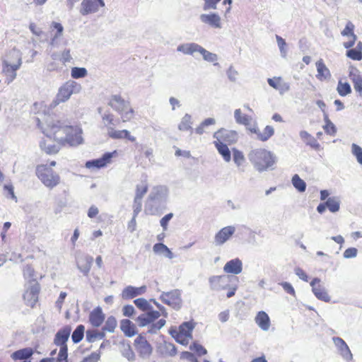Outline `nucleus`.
I'll return each mask as SVG.
<instances>
[{
    "mask_svg": "<svg viewBox=\"0 0 362 362\" xmlns=\"http://www.w3.org/2000/svg\"><path fill=\"white\" fill-rule=\"evenodd\" d=\"M38 126L42 133L47 136H54V139L62 146H76L83 143L82 129L77 125H70L66 121L59 120L54 117H48L45 123Z\"/></svg>",
    "mask_w": 362,
    "mask_h": 362,
    "instance_id": "obj_1",
    "label": "nucleus"
},
{
    "mask_svg": "<svg viewBox=\"0 0 362 362\" xmlns=\"http://www.w3.org/2000/svg\"><path fill=\"white\" fill-rule=\"evenodd\" d=\"M250 162L259 173L273 169L277 161L276 155L265 148H255L247 155Z\"/></svg>",
    "mask_w": 362,
    "mask_h": 362,
    "instance_id": "obj_2",
    "label": "nucleus"
},
{
    "mask_svg": "<svg viewBox=\"0 0 362 362\" xmlns=\"http://www.w3.org/2000/svg\"><path fill=\"white\" fill-rule=\"evenodd\" d=\"M168 189L163 185L154 187L146 200V211L150 214H158L166 207Z\"/></svg>",
    "mask_w": 362,
    "mask_h": 362,
    "instance_id": "obj_3",
    "label": "nucleus"
},
{
    "mask_svg": "<svg viewBox=\"0 0 362 362\" xmlns=\"http://www.w3.org/2000/svg\"><path fill=\"white\" fill-rule=\"evenodd\" d=\"M108 105L120 115L122 122H126L133 118L134 111L130 102L124 100L120 95H111Z\"/></svg>",
    "mask_w": 362,
    "mask_h": 362,
    "instance_id": "obj_4",
    "label": "nucleus"
},
{
    "mask_svg": "<svg viewBox=\"0 0 362 362\" xmlns=\"http://www.w3.org/2000/svg\"><path fill=\"white\" fill-rule=\"evenodd\" d=\"M177 51L184 54L194 55L195 53H199L204 61L214 63V66H218V55L204 49L201 45L195 42H188L180 45L177 47Z\"/></svg>",
    "mask_w": 362,
    "mask_h": 362,
    "instance_id": "obj_5",
    "label": "nucleus"
},
{
    "mask_svg": "<svg viewBox=\"0 0 362 362\" xmlns=\"http://www.w3.org/2000/svg\"><path fill=\"white\" fill-rule=\"evenodd\" d=\"M81 90L82 86L79 83L74 80H68L59 87L51 106L54 107L60 103L66 102L72 95L79 93Z\"/></svg>",
    "mask_w": 362,
    "mask_h": 362,
    "instance_id": "obj_6",
    "label": "nucleus"
},
{
    "mask_svg": "<svg viewBox=\"0 0 362 362\" xmlns=\"http://www.w3.org/2000/svg\"><path fill=\"white\" fill-rule=\"evenodd\" d=\"M35 175L40 182L49 189H53L60 183L59 175L47 165H37Z\"/></svg>",
    "mask_w": 362,
    "mask_h": 362,
    "instance_id": "obj_7",
    "label": "nucleus"
},
{
    "mask_svg": "<svg viewBox=\"0 0 362 362\" xmlns=\"http://www.w3.org/2000/svg\"><path fill=\"white\" fill-rule=\"evenodd\" d=\"M25 291L23 293V299L28 306L33 307L38 300L40 285L35 279H33L25 284Z\"/></svg>",
    "mask_w": 362,
    "mask_h": 362,
    "instance_id": "obj_8",
    "label": "nucleus"
},
{
    "mask_svg": "<svg viewBox=\"0 0 362 362\" xmlns=\"http://www.w3.org/2000/svg\"><path fill=\"white\" fill-rule=\"evenodd\" d=\"M160 299L168 305L175 310H180L182 307V300L181 298V291L174 289L168 292H162Z\"/></svg>",
    "mask_w": 362,
    "mask_h": 362,
    "instance_id": "obj_9",
    "label": "nucleus"
},
{
    "mask_svg": "<svg viewBox=\"0 0 362 362\" xmlns=\"http://www.w3.org/2000/svg\"><path fill=\"white\" fill-rule=\"evenodd\" d=\"M231 279V276L226 274L211 276L209 278V288L216 292L227 290Z\"/></svg>",
    "mask_w": 362,
    "mask_h": 362,
    "instance_id": "obj_10",
    "label": "nucleus"
},
{
    "mask_svg": "<svg viewBox=\"0 0 362 362\" xmlns=\"http://www.w3.org/2000/svg\"><path fill=\"white\" fill-rule=\"evenodd\" d=\"M235 232L234 226L222 228L214 235V243L216 246H221L229 240Z\"/></svg>",
    "mask_w": 362,
    "mask_h": 362,
    "instance_id": "obj_11",
    "label": "nucleus"
},
{
    "mask_svg": "<svg viewBox=\"0 0 362 362\" xmlns=\"http://www.w3.org/2000/svg\"><path fill=\"white\" fill-rule=\"evenodd\" d=\"M320 281L321 280L319 278H314L313 279V281L310 282L312 291L317 299L326 303H329L331 300V298L329 296L326 288L320 284Z\"/></svg>",
    "mask_w": 362,
    "mask_h": 362,
    "instance_id": "obj_12",
    "label": "nucleus"
},
{
    "mask_svg": "<svg viewBox=\"0 0 362 362\" xmlns=\"http://www.w3.org/2000/svg\"><path fill=\"white\" fill-rule=\"evenodd\" d=\"M135 348L140 357L148 358L152 353V347L145 337L139 335L134 341Z\"/></svg>",
    "mask_w": 362,
    "mask_h": 362,
    "instance_id": "obj_13",
    "label": "nucleus"
},
{
    "mask_svg": "<svg viewBox=\"0 0 362 362\" xmlns=\"http://www.w3.org/2000/svg\"><path fill=\"white\" fill-rule=\"evenodd\" d=\"M332 341L342 358L347 362L352 361L353 354L345 341L339 337H334Z\"/></svg>",
    "mask_w": 362,
    "mask_h": 362,
    "instance_id": "obj_14",
    "label": "nucleus"
},
{
    "mask_svg": "<svg viewBox=\"0 0 362 362\" xmlns=\"http://www.w3.org/2000/svg\"><path fill=\"white\" fill-rule=\"evenodd\" d=\"M116 151L110 153L107 152L103 154V156L97 159H93L90 160H88L85 166L88 169H100L107 165V164L111 162V159L113 157V155L115 154Z\"/></svg>",
    "mask_w": 362,
    "mask_h": 362,
    "instance_id": "obj_15",
    "label": "nucleus"
},
{
    "mask_svg": "<svg viewBox=\"0 0 362 362\" xmlns=\"http://www.w3.org/2000/svg\"><path fill=\"white\" fill-rule=\"evenodd\" d=\"M45 135L46 139H44L40 141V148L47 154L57 153L59 151L60 146L62 145L59 144L57 141L54 140L53 135L49 136L46 134Z\"/></svg>",
    "mask_w": 362,
    "mask_h": 362,
    "instance_id": "obj_16",
    "label": "nucleus"
},
{
    "mask_svg": "<svg viewBox=\"0 0 362 362\" xmlns=\"http://www.w3.org/2000/svg\"><path fill=\"white\" fill-rule=\"evenodd\" d=\"M80 13L83 16L93 13L98 11L99 6H105L103 0H83Z\"/></svg>",
    "mask_w": 362,
    "mask_h": 362,
    "instance_id": "obj_17",
    "label": "nucleus"
},
{
    "mask_svg": "<svg viewBox=\"0 0 362 362\" xmlns=\"http://www.w3.org/2000/svg\"><path fill=\"white\" fill-rule=\"evenodd\" d=\"M2 64L21 66L23 64L21 52L15 48L9 50L2 59Z\"/></svg>",
    "mask_w": 362,
    "mask_h": 362,
    "instance_id": "obj_18",
    "label": "nucleus"
},
{
    "mask_svg": "<svg viewBox=\"0 0 362 362\" xmlns=\"http://www.w3.org/2000/svg\"><path fill=\"white\" fill-rule=\"evenodd\" d=\"M216 141H221L223 143L233 144L238 139V134L235 131L221 129L214 134Z\"/></svg>",
    "mask_w": 362,
    "mask_h": 362,
    "instance_id": "obj_19",
    "label": "nucleus"
},
{
    "mask_svg": "<svg viewBox=\"0 0 362 362\" xmlns=\"http://www.w3.org/2000/svg\"><path fill=\"white\" fill-rule=\"evenodd\" d=\"M223 269L226 274L238 275L243 271V262L238 257L232 259L225 264Z\"/></svg>",
    "mask_w": 362,
    "mask_h": 362,
    "instance_id": "obj_20",
    "label": "nucleus"
},
{
    "mask_svg": "<svg viewBox=\"0 0 362 362\" xmlns=\"http://www.w3.org/2000/svg\"><path fill=\"white\" fill-rule=\"evenodd\" d=\"M200 21L214 28L221 29L222 28L221 18L216 13H203L200 15Z\"/></svg>",
    "mask_w": 362,
    "mask_h": 362,
    "instance_id": "obj_21",
    "label": "nucleus"
},
{
    "mask_svg": "<svg viewBox=\"0 0 362 362\" xmlns=\"http://www.w3.org/2000/svg\"><path fill=\"white\" fill-rule=\"evenodd\" d=\"M267 83L271 87L278 90L280 95H284L290 90V84L285 82L280 76L269 78L267 79Z\"/></svg>",
    "mask_w": 362,
    "mask_h": 362,
    "instance_id": "obj_22",
    "label": "nucleus"
},
{
    "mask_svg": "<svg viewBox=\"0 0 362 362\" xmlns=\"http://www.w3.org/2000/svg\"><path fill=\"white\" fill-rule=\"evenodd\" d=\"M160 316V313L156 310H149L146 313L139 315L136 321L140 327L151 325Z\"/></svg>",
    "mask_w": 362,
    "mask_h": 362,
    "instance_id": "obj_23",
    "label": "nucleus"
},
{
    "mask_svg": "<svg viewBox=\"0 0 362 362\" xmlns=\"http://www.w3.org/2000/svg\"><path fill=\"white\" fill-rule=\"evenodd\" d=\"M93 258L89 255H82L76 259L77 268L87 276L90 270Z\"/></svg>",
    "mask_w": 362,
    "mask_h": 362,
    "instance_id": "obj_24",
    "label": "nucleus"
},
{
    "mask_svg": "<svg viewBox=\"0 0 362 362\" xmlns=\"http://www.w3.org/2000/svg\"><path fill=\"white\" fill-rule=\"evenodd\" d=\"M146 289L147 288L146 286L140 287L128 286L123 289L121 296L123 299H131L145 293L146 292Z\"/></svg>",
    "mask_w": 362,
    "mask_h": 362,
    "instance_id": "obj_25",
    "label": "nucleus"
},
{
    "mask_svg": "<svg viewBox=\"0 0 362 362\" xmlns=\"http://www.w3.org/2000/svg\"><path fill=\"white\" fill-rule=\"evenodd\" d=\"M71 332V327L69 325H66L62 329H59L55 335L54 344L59 346L66 345V343L69 339Z\"/></svg>",
    "mask_w": 362,
    "mask_h": 362,
    "instance_id": "obj_26",
    "label": "nucleus"
},
{
    "mask_svg": "<svg viewBox=\"0 0 362 362\" xmlns=\"http://www.w3.org/2000/svg\"><path fill=\"white\" fill-rule=\"evenodd\" d=\"M20 68H21V66H15V65L11 66V64H2V73L6 76L5 82L7 84L11 83L16 79V78L17 76L16 71Z\"/></svg>",
    "mask_w": 362,
    "mask_h": 362,
    "instance_id": "obj_27",
    "label": "nucleus"
},
{
    "mask_svg": "<svg viewBox=\"0 0 362 362\" xmlns=\"http://www.w3.org/2000/svg\"><path fill=\"white\" fill-rule=\"evenodd\" d=\"M105 320V315L100 307L93 309L89 315V322L93 327H100Z\"/></svg>",
    "mask_w": 362,
    "mask_h": 362,
    "instance_id": "obj_28",
    "label": "nucleus"
},
{
    "mask_svg": "<svg viewBox=\"0 0 362 362\" xmlns=\"http://www.w3.org/2000/svg\"><path fill=\"white\" fill-rule=\"evenodd\" d=\"M214 144L223 160L226 163H229L231 160L232 150L230 151L227 144L221 141H214Z\"/></svg>",
    "mask_w": 362,
    "mask_h": 362,
    "instance_id": "obj_29",
    "label": "nucleus"
},
{
    "mask_svg": "<svg viewBox=\"0 0 362 362\" xmlns=\"http://www.w3.org/2000/svg\"><path fill=\"white\" fill-rule=\"evenodd\" d=\"M107 134L110 137L118 139H127L131 141H135L136 138L130 134V132L128 130H116L112 127H109L107 128Z\"/></svg>",
    "mask_w": 362,
    "mask_h": 362,
    "instance_id": "obj_30",
    "label": "nucleus"
},
{
    "mask_svg": "<svg viewBox=\"0 0 362 362\" xmlns=\"http://www.w3.org/2000/svg\"><path fill=\"white\" fill-rule=\"evenodd\" d=\"M255 321L262 330H269L271 325L270 318L264 311L258 312L255 318Z\"/></svg>",
    "mask_w": 362,
    "mask_h": 362,
    "instance_id": "obj_31",
    "label": "nucleus"
},
{
    "mask_svg": "<svg viewBox=\"0 0 362 362\" xmlns=\"http://www.w3.org/2000/svg\"><path fill=\"white\" fill-rule=\"evenodd\" d=\"M316 68L317 74L316 77L320 81L327 80L331 78V73L329 69L325 64L323 60L322 59H319L316 64Z\"/></svg>",
    "mask_w": 362,
    "mask_h": 362,
    "instance_id": "obj_32",
    "label": "nucleus"
},
{
    "mask_svg": "<svg viewBox=\"0 0 362 362\" xmlns=\"http://www.w3.org/2000/svg\"><path fill=\"white\" fill-rule=\"evenodd\" d=\"M169 333L177 343L182 345H187L189 344V340L192 339V337H189L186 334L177 332L176 327H171L170 329L169 330Z\"/></svg>",
    "mask_w": 362,
    "mask_h": 362,
    "instance_id": "obj_33",
    "label": "nucleus"
},
{
    "mask_svg": "<svg viewBox=\"0 0 362 362\" xmlns=\"http://www.w3.org/2000/svg\"><path fill=\"white\" fill-rule=\"evenodd\" d=\"M120 328L127 337H131L136 334V327L129 320H122Z\"/></svg>",
    "mask_w": 362,
    "mask_h": 362,
    "instance_id": "obj_34",
    "label": "nucleus"
},
{
    "mask_svg": "<svg viewBox=\"0 0 362 362\" xmlns=\"http://www.w3.org/2000/svg\"><path fill=\"white\" fill-rule=\"evenodd\" d=\"M251 131L257 134L258 139L262 141H267L274 134V129L270 125L266 126L262 132L258 131L256 128H254Z\"/></svg>",
    "mask_w": 362,
    "mask_h": 362,
    "instance_id": "obj_35",
    "label": "nucleus"
},
{
    "mask_svg": "<svg viewBox=\"0 0 362 362\" xmlns=\"http://www.w3.org/2000/svg\"><path fill=\"white\" fill-rule=\"evenodd\" d=\"M33 351L31 348H24L18 351H14L11 354V358L16 360H24L26 361L28 358L32 356Z\"/></svg>",
    "mask_w": 362,
    "mask_h": 362,
    "instance_id": "obj_36",
    "label": "nucleus"
},
{
    "mask_svg": "<svg viewBox=\"0 0 362 362\" xmlns=\"http://www.w3.org/2000/svg\"><path fill=\"white\" fill-rule=\"evenodd\" d=\"M153 250L156 254L163 255L168 259L174 258V255L171 250L163 243H156L153 247Z\"/></svg>",
    "mask_w": 362,
    "mask_h": 362,
    "instance_id": "obj_37",
    "label": "nucleus"
},
{
    "mask_svg": "<svg viewBox=\"0 0 362 362\" xmlns=\"http://www.w3.org/2000/svg\"><path fill=\"white\" fill-rule=\"evenodd\" d=\"M234 118L238 124L243 125H249L252 121L251 117L243 114L240 109H236L234 111Z\"/></svg>",
    "mask_w": 362,
    "mask_h": 362,
    "instance_id": "obj_38",
    "label": "nucleus"
},
{
    "mask_svg": "<svg viewBox=\"0 0 362 362\" xmlns=\"http://www.w3.org/2000/svg\"><path fill=\"white\" fill-rule=\"evenodd\" d=\"M232 153L233 161L235 165L238 168L243 167L245 163V158L243 153L241 151L237 149L236 148H233Z\"/></svg>",
    "mask_w": 362,
    "mask_h": 362,
    "instance_id": "obj_39",
    "label": "nucleus"
},
{
    "mask_svg": "<svg viewBox=\"0 0 362 362\" xmlns=\"http://www.w3.org/2000/svg\"><path fill=\"white\" fill-rule=\"evenodd\" d=\"M195 327V323L192 321L185 322L179 326L177 332L186 334L192 338V331Z\"/></svg>",
    "mask_w": 362,
    "mask_h": 362,
    "instance_id": "obj_40",
    "label": "nucleus"
},
{
    "mask_svg": "<svg viewBox=\"0 0 362 362\" xmlns=\"http://www.w3.org/2000/svg\"><path fill=\"white\" fill-rule=\"evenodd\" d=\"M356 73H354V71H351L349 73V77L354 83V88L356 91L361 93L362 92V78L358 74V71L356 70Z\"/></svg>",
    "mask_w": 362,
    "mask_h": 362,
    "instance_id": "obj_41",
    "label": "nucleus"
},
{
    "mask_svg": "<svg viewBox=\"0 0 362 362\" xmlns=\"http://www.w3.org/2000/svg\"><path fill=\"white\" fill-rule=\"evenodd\" d=\"M192 116L189 114H185L181 119L178 124V129L180 131H188L192 129Z\"/></svg>",
    "mask_w": 362,
    "mask_h": 362,
    "instance_id": "obj_42",
    "label": "nucleus"
},
{
    "mask_svg": "<svg viewBox=\"0 0 362 362\" xmlns=\"http://www.w3.org/2000/svg\"><path fill=\"white\" fill-rule=\"evenodd\" d=\"M105 336L104 331L98 332L94 329H88L86 331V340L88 342H93L96 339H103Z\"/></svg>",
    "mask_w": 362,
    "mask_h": 362,
    "instance_id": "obj_43",
    "label": "nucleus"
},
{
    "mask_svg": "<svg viewBox=\"0 0 362 362\" xmlns=\"http://www.w3.org/2000/svg\"><path fill=\"white\" fill-rule=\"evenodd\" d=\"M326 205L328 209L332 212L335 213L339 210L340 208V200L337 197H332L327 199L326 202Z\"/></svg>",
    "mask_w": 362,
    "mask_h": 362,
    "instance_id": "obj_44",
    "label": "nucleus"
},
{
    "mask_svg": "<svg viewBox=\"0 0 362 362\" xmlns=\"http://www.w3.org/2000/svg\"><path fill=\"white\" fill-rule=\"evenodd\" d=\"M292 185L293 187L299 192H304L306 189V183L305 182L302 180L298 175L296 174L293 176L292 180Z\"/></svg>",
    "mask_w": 362,
    "mask_h": 362,
    "instance_id": "obj_45",
    "label": "nucleus"
},
{
    "mask_svg": "<svg viewBox=\"0 0 362 362\" xmlns=\"http://www.w3.org/2000/svg\"><path fill=\"white\" fill-rule=\"evenodd\" d=\"M337 93L339 95L344 97L351 93V88L349 83H343L339 80L337 87Z\"/></svg>",
    "mask_w": 362,
    "mask_h": 362,
    "instance_id": "obj_46",
    "label": "nucleus"
},
{
    "mask_svg": "<svg viewBox=\"0 0 362 362\" xmlns=\"http://www.w3.org/2000/svg\"><path fill=\"white\" fill-rule=\"evenodd\" d=\"M161 351L163 354L174 356L177 354V349L175 346L170 342L165 341L163 344L160 346Z\"/></svg>",
    "mask_w": 362,
    "mask_h": 362,
    "instance_id": "obj_47",
    "label": "nucleus"
},
{
    "mask_svg": "<svg viewBox=\"0 0 362 362\" xmlns=\"http://www.w3.org/2000/svg\"><path fill=\"white\" fill-rule=\"evenodd\" d=\"M85 327L83 325H79L76 327V329L74 331L71 339L74 343L80 342L84 336Z\"/></svg>",
    "mask_w": 362,
    "mask_h": 362,
    "instance_id": "obj_48",
    "label": "nucleus"
},
{
    "mask_svg": "<svg viewBox=\"0 0 362 362\" xmlns=\"http://www.w3.org/2000/svg\"><path fill=\"white\" fill-rule=\"evenodd\" d=\"M88 75V71L83 67H73L71 70V76L74 79L84 78Z\"/></svg>",
    "mask_w": 362,
    "mask_h": 362,
    "instance_id": "obj_49",
    "label": "nucleus"
},
{
    "mask_svg": "<svg viewBox=\"0 0 362 362\" xmlns=\"http://www.w3.org/2000/svg\"><path fill=\"white\" fill-rule=\"evenodd\" d=\"M276 40L278 47L280 51L281 56L285 58L288 53L287 44L285 40L278 35H276Z\"/></svg>",
    "mask_w": 362,
    "mask_h": 362,
    "instance_id": "obj_50",
    "label": "nucleus"
},
{
    "mask_svg": "<svg viewBox=\"0 0 362 362\" xmlns=\"http://www.w3.org/2000/svg\"><path fill=\"white\" fill-rule=\"evenodd\" d=\"M134 303L136 305V306L142 311H149L151 310L152 309V306L145 298H137L134 300Z\"/></svg>",
    "mask_w": 362,
    "mask_h": 362,
    "instance_id": "obj_51",
    "label": "nucleus"
},
{
    "mask_svg": "<svg viewBox=\"0 0 362 362\" xmlns=\"http://www.w3.org/2000/svg\"><path fill=\"white\" fill-rule=\"evenodd\" d=\"M148 184L146 181L142 182L140 185L136 186L135 197L137 199H142L144 194L148 191Z\"/></svg>",
    "mask_w": 362,
    "mask_h": 362,
    "instance_id": "obj_52",
    "label": "nucleus"
},
{
    "mask_svg": "<svg viewBox=\"0 0 362 362\" xmlns=\"http://www.w3.org/2000/svg\"><path fill=\"white\" fill-rule=\"evenodd\" d=\"M117 327V320L115 317L110 316L107 317L104 327H103V330L107 331L109 332H113L115 331V327Z\"/></svg>",
    "mask_w": 362,
    "mask_h": 362,
    "instance_id": "obj_53",
    "label": "nucleus"
},
{
    "mask_svg": "<svg viewBox=\"0 0 362 362\" xmlns=\"http://www.w3.org/2000/svg\"><path fill=\"white\" fill-rule=\"evenodd\" d=\"M122 354L129 361H134L135 360V354L129 344L123 345Z\"/></svg>",
    "mask_w": 362,
    "mask_h": 362,
    "instance_id": "obj_54",
    "label": "nucleus"
},
{
    "mask_svg": "<svg viewBox=\"0 0 362 362\" xmlns=\"http://www.w3.org/2000/svg\"><path fill=\"white\" fill-rule=\"evenodd\" d=\"M300 137L303 139L306 144L311 146H315L316 144V140L306 131L300 132Z\"/></svg>",
    "mask_w": 362,
    "mask_h": 362,
    "instance_id": "obj_55",
    "label": "nucleus"
},
{
    "mask_svg": "<svg viewBox=\"0 0 362 362\" xmlns=\"http://www.w3.org/2000/svg\"><path fill=\"white\" fill-rule=\"evenodd\" d=\"M165 322L166 321L164 319H160L156 323L152 322L149 326L148 332L151 334H156L165 325Z\"/></svg>",
    "mask_w": 362,
    "mask_h": 362,
    "instance_id": "obj_56",
    "label": "nucleus"
},
{
    "mask_svg": "<svg viewBox=\"0 0 362 362\" xmlns=\"http://www.w3.org/2000/svg\"><path fill=\"white\" fill-rule=\"evenodd\" d=\"M4 193L7 198L11 199L17 202L18 199L14 194L13 186L11 184H7L4 186Z\"/></svg>",
    "mask_w": 362,
    "mask_h": 362,
    "instance_id": "obj_57",
    "label": "nucleus"
},
{
    "mask_svg": "<svg viewBox=\"0 0 362 362\" xmlns=\"http://www.w3.org/2000/svg\"><path fill=\"white\" fill-rule=\"evenodd\" d=\"M351 153L356 158L358 163L362 165V148L356 144H352Z\"/></svg>",
    "mask_w": 362,
    "mask_h": 362,
    "instance_id": "obj_58",
    "label": "nucleus"
},
{
    "mask_svg": "<svg viewBox=\"0 0 362 362\" xmlns=\"http://www.w3.org/2000/svg\"><path fill=\"white\" fill-rule=\"evenodd\" d=\"M346 54L353 60L360 61L362 59V52L358 49H350L346 51Z\"/></svg>",
    "mask_w": 362,
    "mask_h": 362,
    "instance_id": "obj_59",
    "label": "nucleus"
},
{
    "mask_svg": "<svg viewBox=\"0 0 362 362\" xmlns=\"http://www.w3.org/2000/svg\"><path fill=\"white\" fill-rule=\"evenodd\" d=\"M355 26L351 21H348L344 29L341 31V34L342 36L351 37L356 35L354 33Z\"/></svg>",
    "mask_w": 362,
    "mask_h": 362,
    "instance_id": "obj_60",
    "label": "nucleus"
},
{
    "mask_svg": "<svg viewBox=\"0 0 362 362\" xmlns=\"http://www.w3.org/2000/svg\"><path fill=\"white\" fill-rule=\"evenodd\" d=\"M189 349L197 353L199 356L205 355L207 353L206 349L202 346L201 344L194 342L190 345Z\"/></svg>",
    "mask_w": 362,
    "mask_h": 362,
    "instance_id": "obj_61",
    "label": "nucleus"
},
{
    "mask_svg": "<svg viewBox=\"0 0 362 362\" xmlns=\"http://www.w3.org/2000/svg\"><path fill=\"white\" fill-rule=\"evenodd\" d=\"M68 357V348L67 345L60 346L59 352L57 357L58 362L66 361Z\"/></svg>",
    "mask_w": 362,
    "mask_h": 362,
    "instance_id": "obj_62",
    "label": "nucleus"
},
{
    "mask_svg": "<svg viewBox=\"0 0 362 362\" xmlns=\"http://www.w3.org/2000/svg\"><path fill=\"white\" fill-rule=\"evenodd\" d=\"M71 59L72 57L69 49H65L61 52L59 61L62 63V64L65 65L66 63L70 62Z\"/></svg>",
    "mask_w": 362,
    "mask_h": 362,
    "instance_id": "obj_63",
    "label": "nucleus"
},
{
    "mask_svg": "<svg viewBox=\"0 0 362 362\" xmlns=\"http://www.w3.org/2000/svg\"><path fill=\"white\" fill-rule=\"evenodd\" d=\"M23 276L25 279L28 280V282L33 279H35V271L33 268L31 266L26 265L23 269Z\"/></svg>",
    "mask_w": 362,
    "mask_h": 362,
    "instance_id": "obj_64",
    "label": "nucleus"
}]
</instances>
